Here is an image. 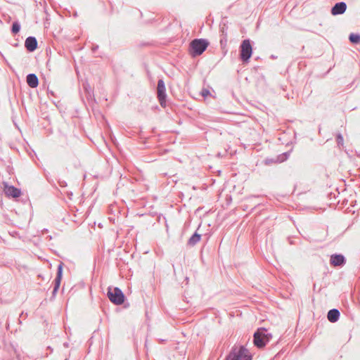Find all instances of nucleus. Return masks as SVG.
<instances>
[{"label": "nucleus", "instance_id": "nucleus-14", "mask_svg": "<svg viewBox=\"0 0 360 360\" xmlns=\"http://www.w3.org/2000/svg\"><path fill=\"white\" fill-rule=\"evenodd\" d=\"M201 236L197 233H195L188 240V245L193 246L200 240Z\"/></svg>", "mask_w": 360, "mask_h": 360}, {"label": "nucleus", "instance_id": "nucleus-13", "mask_svg": "<svg viewBox=\"0 0 360 360\" xmlns=\"http://www.w3.org/2000/svg\"><path fill=\"white\" fill-rule=\"evenodd\" d=\"M327 317L329 321L331 323H335L339 319L340 312L336 309H330L328 313Z\"/></svg>", "mask_w": 360, "mask_h": 360}, {"label": "nucleus", "instance_id": "nucleus-10", "mask_svg": "<svg viewBox=\"0 0 360 360\" xmlns=\"http://www.w3.org/2000/svg\"><path fill=\"white\" fill-rule=\"evenodd\" d=\"M25 46L29 51H34L37 47V41L35 37H29L26 39Z\"/></svg>", "mask_w": 360, "mask_h": 360}, {"label": "nucleus", "instance_id": "nucleus-1", "mask_svg": "<svg viewBox=\"0 0 360 360\" xmlns=\"http://www.w3.org/2000/svg\"><path fill=\"white\" fill-rule=\"evenodd\" d=\"M272 339L271 333L264 328L258 329L254 334V345L258 348L264 347Z\"/></svg>", "mask_w": 360, "mask_h": 360}, {"label": "nucleus", "instance_id": "nucleus-9", "mask_svg": "<svg viewBox=\"0 0 360 360\" xmlns=\"http://www.w3.org/2000/svg\"><path fill=\"white\" fill-rule=\"evenodd\" d=\"M347 5L345 2H339L332 8L331 13L334 15L342 14L345 12Z\"/></svg>", "mask_w": 360, "mask_h": 360}, {"label": "nucleus", "instance_id": "nucleus-16", "mask_svg": "<svg viewBox=\"0 0 360 360\" xmlns=\"http://www.w3.org/2000/svg\"><path fill=\"white\" fill-rule=\"evenodd\" d=\"M20 29V25L18 22H15L12 25V32L13 34H17Z\"/></svg>", "mask_w": 360, "mask_h": 360}, {"label": "nucleus", "instance_id": "nucleus-4", "mask_svg": "<svg viewBox=\"0 0 360 360\" xmlns=\"http://www.w3.org/2000/svg\"><path fill=\"white\" fill-rule=\"evenodd\" d=\"M108 297L109 300L115 304H122L124 301V296L122 291L118 288H109L108 291Z\"/></svg>", "mask_w": 360, "mask_h": 360}, {"label": "nucleus", "instance_id": "nucleus-15", "mask_svg": "<svg viewBox=\"0 0 360 360\" xmlns=\"http://www.w3.org/2000/svg\"><path fill=\"white\" fill-rule=\"evenodd\" d=\"M349 40L352 43L359 44L360 43V35L352 33L349 35Z\"/></svg>", "mask_w": 360, "mask_h": 360}, {"label": "nucleus", "instance_id": "nucleus-18", "mask_svg": "<svg viewBox=\"0 0 360 360\" xmlns=\"http://www.w3.org/2000/svg\"><path fill=\"white\" fill-rule=\"evenodd\" d=\"M208 94H209V91L208 90L203 89L202 91V94L203 96H207Z\"/></svg>", "mask_w": 360, "mask_h": 360}, {"label": "nucleus", "instance_id": "nucleus-8", "mask_svg": "<svg viewBox=\"0 0 360 360\" xmlns=\"http://www.w3.org/2000/svg\"><path fill=\"white\" fill-rule=\"evenodd\" d=\"M330 264L334 266H342L345 263V258L342 255H332L330 259Z\"/></svg>", "mask_w": 360, "mask_h": 360}, {"label": "nucleus", "instance_id": "nucleus-19", "mask_svg": "<svg viewBox=\"0 0 360 360\" xmlns=\"http://www.w3.org/2000/svg\"><path fill=\"white\" fill-rule=\"evenodd\" d=\"M64 346H65V347H68V343H64Z\"/></svg>", "mask_w": 360, "mask_h": 360}, {"label": "nucleus", "instance_id": "nucleus-11", "mask_svg": "<svg viewBox=\"0 0 360 360\" xmlns=\"http://www.w3.org/2000/svg\"><path fill=\"white\" fill-rule=\"evenodd\" d=\"M62 272H63V266H62V264H60L58 266L57 276L54 281L55 286H54L53 291V293L57 292V290L59 288V286L60 284V281L62 278Z\"/></svg>", "mask_w": 360, "mask_h": 360}, {"label": "nucleus", "instance_id": "nucleus-5", "mask_svg": "<svg viewBox=\"0 0 360 360\" xmlns=\"http://www.w3.org/2000/svg\"><path fill=\"white\" fill-rule=\"evenodd\" d=\"M252 53V49L250 40L243 41L240 45V58L243 62H248Z\"/></svg>", "mask_w": 360, "mask_h": 360}, {"label": "nucleus", "instance_id": "nucleus-2", "mask_svg": "<svg viewBox=\"0 0 360 360\" xmlns=\"http://www.w3.org/2000/svg\"><path fill=\"white\" fill-rule=\"evenodd\" d=\"M250 352L243 346L233 347L226 357V360H252Z\"/></svg>", "mask_w": 360, "mask_h": 360}, {"label": "nucleus", "instance_id": "nucleus-7", "mask_svg": "<svg viewBox=\"0 0 360 360\" xmlns=\"http://www.w3.org/2000/svg\"><path fill=\"white\" fill-rule=\"evenodd\" d=\"M4 191L5 194L8 197L18 198L21 195V191L20 189L13 186H8L7 184L4 185Z\"/></svg>", "mask_w": 360, "mask_h": 360}, {"label": "nucleus", "instance_id": "nucleus-6", "mask_svg": "<svg viewBox=\"0 0 360 360\" xmlns=\"http://www.w3.org/2000/svg\"><path fill=\"white\" fill-rule=\"evenodd\" d=\"M157 94L158 98L160 102V104L162 107L166 106V88L165 85V82L162 79H159L158 82L157 87Z\"/></svg>", "mask_w": 360, "mask_h": 360}, {"label": "nucleus", "instance_id": "nucleus-3", "mask_svg": "<svg viewBox=\"0 0 360 360\" xmlns=\"http://www.w3.org/2000/svg\"><path fill=\"white\" fill-rule=\"evenodd\" d=\"M208 42L203 39H194L190 44V53L192 56L201 55L208 46Z\"/></svg>", "mask_w": 360, "mask_h": 360}, {"label": "nucleus", "instance_id": "nucleus-12", "mask_svg": "<svg viewBox=\"0 0 360 360\" xmlns=\"http://www.w3.org/2000/svg\"><path fill=\"white\" fill-rule=\"evenodd\" d=\"M27 83L31 88H35L39 84V80L35 74H29L27 76Z\"/></svg>", "mask_w": 360, "mask_h": 360}, {"label": "nucleus", "instance_id": "nucleus-17", "mask_svg": "<svg viewBox=\"0 0 360 360\" xmlns=\"http://www.w3.org/2000/svg\"><path fill=\"white\" fill-rule=\"evenodd\" d=\"M337 143L339 147L343 146L344 144V140L342 136L339 134L337 136Z\"/></svg>", "mask_w": 360, "mask_h": 360}]
</instances>
